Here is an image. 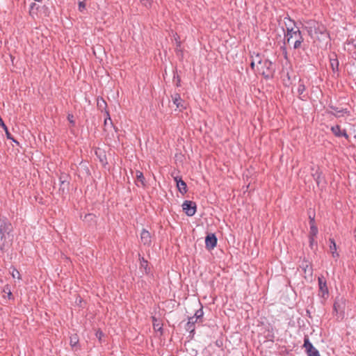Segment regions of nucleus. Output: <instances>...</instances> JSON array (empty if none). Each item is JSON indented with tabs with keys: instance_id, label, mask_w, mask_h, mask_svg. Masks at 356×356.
<instances>
[{
	"instance_id": "4468645a",
	"label": "nucleus",
	"mask_w": 356,
	"mask_h": 356,
	"mask_svg": "<svg viewBox=\"0 0 356 356\" xmlns=\"http://www.w3.org/2000/svg\"><path fill=\"white\" fill-rule=\"evenodd\" d=\"M173 103L176 105L177 108L179 110H181L184 108L183 104V100L181 99L180 95L179 94H175L172 97Z\"/></svg>"
},
{
	"instance_id": "c85d7f7f",
	"label": "nucleus",
	"mask_w": 356,
	"mask_h": 356,
	"mask_svg": "<svg viewBox=\"0 0 356 356\" xmlns=\"http://www.w3.org/2000/svg\"><path fill=\"white\" fill-rule=\"evenodd\" d=\"M309 245L312 248L314 243H315V237L309 236Z\"/></svg>"
},
{
	"instance_id": "20e7f679",
	"label": "nucleus",
	"mask_w": 356,
	"mask_h": 356,
	"mask_svg": "<svg viewBox=\"0 0 356 356\" xmlns=\"http://www.w3.org/2000/svg\"><path fill=\"white\" fill-rule=\"evenodd\" d=\"M202 314L203 313L201 310L197 311V312L193 316H191L188 318V321L186 325V330L187 331L190 332L191 333H192L194 331V325L197 322V319L202 316Z\"/></svg>"
},
{
	"instance_id": "9d476101",
	"label": "nucleus",
	"mask_w": 356,
	"mask_h": 356,
	"mask_svg": "<svg viewBox=\"0 0 356 356\" xmlns=\"http://www.w3.org/2000/svg\"><path fill=\"white\" fill-rule=\"evenodd\" d=\"M293 39L295 40V42L293 44V48L295 49H298L300 47L301 44L302 43L304 39L302 38L301 31L299 30V29H296L295 31V33H293Z\"/></svg>"
},
{
	"instance_id": "f3484780",
	"label": "nucleus",
	"mask_w": 356,
	"mask_h": 356,
	"mask_svg": "<svg viewBox=\"0 0 356 356\" xmlns=\"http://www.w3.org/2000/svg\"><path fill=\"white\" fill-rule=\"evenodd\" d=\"M136 177L137 180L139 181L142 184L143 186H144L145 185V177L143 176V172L137 170L136 172Z\"/></svg>"
},
{
	"instance_id": "2f4dec72",
	"label": "nucleus",
	"mask_w": 356,
	"mask_h": 356,
	"mask_svg": "<svg viewBox=\"0 0 356 356\" xmlns=\"http://www.w3.org/2000/svg\"><path fill=\"white\" fill-rule=\"evenodd\" d=\"M255 63H254V61H251V63H250V67L251 68L254 70V67H255Z\"/></svg>"
},
{
	"instance_id": "0eeeda50",
	"label": "nucleus",
	"mask_w": 356,
	"mask_h": 356,
	"mask_svg": "<svg viewBox=\"0 0 356 356\" xmlns=\"http://www.w3.org/2000/svg\"><path fill=\"white\" fill-rule=\"evenodd\" d=\"M304 347L306 349V352L308 356H321L318 350L314 348L313 345L309 342L308 338L305 339Z\"/></svg>"
},
{
	"instance_id": "4be33fe9",
	"label": "nucleus",
	"mask_w": 356,
	"mask_h": 356,
	"mask_svg": "<svg viewBox=\"0 0 356 356\" xmlns=\"http://www.w3.org/2000/svg\"><path fill=\"white\" fill-rule=\"evenodd\" d=\"M10 274L13 278H17L19 280H21L20 273L16 268H13Z\"/></svg>"
},
{
	"instance_id": "f8f14e48",
	"label": "nucleus",
	"mask_w": 356,
	"mask_h": 356,
	"mask_svg": "<svg viewBox=\"0 0 356 356\" xmlns=\"http://www.w3.org/2000/svg\"><path fill=\"white\" fill-rule=\"evenodd\" d=\"M345 306V300L343 298H337L334 303V310L336 312H341Z\"/></svg>"
},
{
	"instance_id": "aec40b11",
	"label": "nucleus",
	"mask_w": 356,
	"mask_h": 356,
	"mask_svg": "<svg viewBox=\"0 0 356 356\" xmlns=\"http://www.w3.org/2000/svg\"><path fill=\"white\" fill-rule=\"evenodd\" d=\"M251 57L252 61H254V63H257V65H261V63H262L264 61L261 60V56L259 54H257L255 56H251Z\"/></svg>"
},
{
	"instance_id": "7ed1b4c3",
	"label": "nucleus",
	"mask_w": 356,
	"mask_h": 356,
	"mask_svg": "<svg viewBox=\"0 0 356 356\" xmlns=\"http://www.w3.org/2000/svg\"><path fill=\"white\" fill-rule=\"evenodd\" d=\"M300 268L304 273V277L307 281L312 280L313 268L310 262L307 260H303L300 266Z\"/></svg>"
},
{
	"instance_id": "393cba45",
	"label": "nucleus",
	"mask_w": 356,
	"mask_h": 356,
	"mask_svg": "<svg viewBox=\"0 0 356 356\" xmlns=\"http://www.w3.org/2000/svg\"><path fill=\"white\" fill-rule=\"evenodd\" d=\"M140 265L141 268H144L147 271L148 262L143 257L140 259Z\"/></svg>"
},
{
	"instance_id": "a211bd4d",
	"label": "nucleus",
	"mask_w": 356,
	"mask_h": 356,
	"mask_svg": "<svg viewBox=\"0 0 356 356\" xmlns=\"http://www.w3.org/2000/svg\"><path fill=\"white\" fill-rule=\"evenodd\" d=\"M318 234V228L316 225L310 226L309 236L316 237Z\"/></svg>"
},
{
	"instance_id": "423d86ee",
	"label": "nucleus",
	"mask_w": 356,
	"mask_h": 356,
	"mask_svg": "<svg viewBox=\"0 0 356 356\" xmlns=\"http://www.w3.org/2000/svg\"><path fill=\"white\" fill-rule=\"evenodd\" d=\"M171 176L173 177L175 181L176 182L179 191L181 194H185L187 192L186 184L182 180L181 177L175 175L174 172H172Z\"/></svg>"
},
{
	"instance_id": "1a4fd4ad",
	"label": "nucleus",
	"mask_w": 356,
	"mask_h": 356,
	"mask_svg": "<svg viewBox=\"0 0 356 356\" xmlns=\"http://www.w3.org/2000/svg\"><path fill=\"white\" fill-rule=\"evenodd\" d=\"M140 241L144 245H146V246H150L152 244L151 234L145 229H143L141 231Z\"/></svg>"
},
{
	"instance_id": "58836bf2",
	"label": "nucleus",
	"mask_w": 356,
	"mask_h": 356,
	"mask_svg": "<svg viewBox=\"0 0 356 356\" xmlns=\"http://www.w3.org/2000/svg\"><path fill=\"white\" fill-rule=\"evenodd\" d=\"M337 112H343V110H341V111H337V109H334Z\"/></svg>"
},
{
	"instance_id": "6e6552de",
	"label": "nucleus",
	"mask_w": 356,
	"mask_h": 356,
	"mask_svg": "<svg viewBox=\"0 0 356 356\" xmlns=\"http://www.w3.org/2000/svg\"><path fill=\"white\" fill-rule=\"evenodd\" d=\"M318 286H319V293L322 297H325V296L328 295V289L327 286V283L325 279L323 276L319 277L318 279Z\"/></svg>"
},
{
	"instance_id": "e433bc0d",
	"label": "nucleus",
	"mask_w": 356,
	"mask_h": 356,
	"mask_svg": "<svg viewBox=\"0 0 356 356\" xmlns=\"http://www.w3.org/2000/svg\"><path fill=\"white\" fill-rule=\"evenodd\" d=\"M305 97H306V96H305V95H303L302 97H300V98L301 99H302V100H303Z\"/></svg>"
},
{
	"instance_id": "72a5a7b5",
	"label": "nucleus",
	"mask_w": 356,
	"mask_h": 356,
	"mask_svg": "<svg viewBox=\"0 0 356 356\" xmlns=\"http://www.w3.org/2000/svg\"><path fill=\"white\" fill-rule=\"evenodd\" d=\"M76 342H77V341H76V338L74 339V340H73V339H71V341H70V343H71V344H72V345H73V343H74V344H76Z\"/></svg>"
},
{
	"instance_id": "9b49d317",
	"label": "nucleus",
	"mask_w": 356,
	"mask_h": 356,
	"mask_svg": "<svg viewBox=\"0 0 356 356\" xmlns=\"http://www.w3.org/2000/svg\"><path fill=\"white\" fill-rule=\"evenodd\" d=\"M331 131L334 134V135L337 137L343 136L346 139H348V135L347 134L346 130L341 131L339 125H336L331 127Z\"/></svg>"
},
{
	"instance_id": "b1692460",
	"label": "nucleus",
	"mask_w": 356,
	"mask_h": 356,
	"mask_svg": "<svg viewBox=\"0 0 356 356\" xmlns=\"http://www.w3.org/2000/svg\"><path fill=\"white\" fill-rule=\"evenodd\" d=\"M3 291L6 293H7V297L8 298V299H13V294L10 291V286L9 285H6L3 288Z\"/></svg>"
},
{
	"instance_id": "dca6fc26",
	"label": "nucleus",
	"mask_w": 356,
	"mask_h": 356,
	"mask_svg": "<svg viewBox=\"0 0 356 356\" xmlns=\"http://www.w3.org/2000/svg\"><path fill=\"white\" fill-rule=\"evenodd\" d=\"M329 241L330 242V249L332 252V257H338L339 254L337 252V245H336L334 240L333 238H330Z\"/></svg>"
},
{
	"instance_id": "f03ea898",
	"label": "nucleus",
	"mask_w": 356,
	"mask_h": 356,
	"mask_svg": "<svg viewBox=\"0 0 356 356\" xmlns=\"http://www.w3.org/2000/svg\"><path fill=\"white\" fill-rule=\"evenodd\" d=\"M257 71L265 79H269L273 76L275 72L274 64L268 59H265L261 65H257Z\"/></svg>"
},
{
	"instance_id": "473e14b6",
	"label": "nucleus",
	"mask_w": 356,
	"mask_h": 356,
	"mask_svg": "<svg viewBox=\"0 0 356 356\" xmlns=\"http://www.w3.org/2000/svg\"><path fill=\"white\" fill-rule=\"evenodd\" d=\"M4 131H6V134L7 137H8V138H10V133H9V131H8V128H7V127H6V130H4Z\"/></svg>"
},
{
	"instance_id": "39448f33",
	"label": "nucleus",
	"mask_w": 356,
	"mask_h": 356,
	"mask_svg": "<svg viewBox=\"0 0 356 356\" xmlns=\"http://www.w3.org/2000/svg\"><path fill=\"white\" fill-rule=\"evenodd\" d=\"M182 209L188 216H192L195 213L196 205L192 201H185L182 204Z\"/></svg>"
},
{
	"instance_id": "7c9ffc66",
	"label": "nucleus",
	"mask_w": 356,
	"mask_h": 356,
	"mask_svg": "<svg viewBox=\"0 0 356 356\" xmlns=\"http://www.w3.org/2000/svg\"><path fill=\"white\" fill-rule=\"evenodd\" d=\"M103 335V333L98 330L96 333V336L99 338V339H101L102 336Z\"/></svg>"
},
{
	"instance_id": "4c0bfd02",
	"label": "nucleus",
	"mask_w": 356,
	"mask_h": 356,
	"mask_svg": "<svg viewBox=\"0 0 356 356\" xmlns=\"http://www.w3.org/2000/svg\"><path fill=\"white\" fill-rule=\"evenodd\" d=\"M287 19H288L289 22H291V23H293L294 24V22L292 20H291V19L288 18Z\"/></svg>"
},
{
	"instance_id": "a878e982",
	"label": "nucleus",
	"mask_w": 356,
	"mask_h": 356,
	"mask_svg": "<svg viewBox=\"0 0 356 356\" xmlns=\"http://www.w3.org/2000/svg\"><path fill=\"white\" fill-rule=\"evenodd\" d=\"M108 117L104 120V127L105 128L107 127L108 125L111 127L112 126V120L111 118L109 117L108 113H107Z\"/></svg>"
},
{
	"instance_id": "6ab92c4d",
	"label": "nucleus",
	"mask_w": 356,
	"mask_h": 356,
	"mask_svg": "<svg viewBox=\"0 0 356 356\" xmlns=\"http://www.w3.org/2000/svg\"><path fill=\"white\" fill-rule=\"evenodd\" d=\"M153 327L157 331H161L162 329L161 324L154 317H153Z\"/></svg>"
},
{
	"instance_id": "2eb2a0df",
	"label": "nucleus",
	"mask_w": 356,
	"mask_h": 356,
	"mask_svg": "<svg viewBox=\"0 0 356 356\" xmlns=\"http://www.w3.org/2000/svg\"><path fill=\"white\" fill-rule=\"evenodd\" d=\"M296 29H293L292 26H287L286 27V33L285 34V39L289 43L291 39H293V34L295 33Z\"/></svg>"
},
{
	"instance_id": "5701e85b",
	"label": "nucleus",
	"mask_w": 356,
	"mask_h": 356,
	"mask_svg": "<svg viewBox=\"0 0 356 356\" xmlns=\"http://www.w3.org/2000/svg\"><path fill=\"white\" fill-rule=\"evenodd\" d=\"M330 65L333 71L338 70L339 62L337 59H330Z\"/></svg>"
},
{
	"instance_id": "cd10ccee",
	"label": "nucleus",
	"mask_w": 356,
	"mask_h": 356,
	"mask_svg": "<svg viewBox=\"0 0 356 356\" xmlns=\"http://www.w3.org/2000/svg\"><path fill=\"white\" fill-rule=\"evenodd\" d=\"M67 120L70 124H72V125H74V115L72 114L69 113L67 115Z\"/></svg>"
},
{
	"instance_id": "c9c22d12",
	"label": "nucleus",
	"mask_w": 356,
	"mask_h": 356,
	"mask_svg": "<svg viewBox=\"0 0 356 356\" xmlns=\"http://www.w3.org/2000/svg\"><path fill=\"white\" fill-rule=\"evenodd\" d=\"M318 178H319V176H318V177L316 179V183H317L318 184H319Z\"/></svg>"
},
{
	"instance_id": "bb28decb",
	"label": "nucleus",
	"mask_w": 356,
	"mask_h": 356,
	"mask_svg": "<svg viewBox=\"0 0 356 356\" xmlns=\"http://www.w3.org/2000/svg\"><path fill=\"white\" fill-rule=\"evenodd\" d=\"M85 1L86 0H79V10L81 12H82L86 8Z\"/></svg>"
},
{
	"instance_id": "ea45409f",
	"label": "nucleus",
	"mask_w": 356,
	"mask_h": 356,
	"mask_svg": "<svg viewBox=\"0 0 356 356\" xmlns=\"http://www.w3.org/2000/svg\"><path fill=\"white\" fill-rule=\"evenodd\" d=\"M35 1H40L41 0H35Z\"/></svg>"
},
{
	"instance_id": "a19ab883",
	"label": "nucleus",
	"mask_w": 356,
	"mask_h": 356,
	"mask_svg": "<svg viewBox=\"0 0 356 356\" xmlns=\"http://www.w3.org/2000/svg\"><path fill=\"white\" fill-rule=\"evenodd\" d=\"M354 232H355V233L356 234V228L355 229V231H354Z\"/></svg>"
},
{
	"instance_id": "c756f323",
	"label": "nucleus",
	"mask_w": 356,
	"mask_h": 356,
	"mask_svg": "<svg viewBox=\"0 0 356 356\" xmlns=\"http://www.w3.org/2000/svg\"><path fill=\"white\" fill-rule=\"evenodd\" d=\"M309 224H310V226H312V225H315V220H314V218H312L311 216H309Z\"/></svg>"
},
{
	"instance_id": "f257e3e1",
	"label": "nucleus",
	"mask_w": 356,
	"mask_h": 356,
	"mask_svg": "<svg viewBox=\"0 0 356 356\" xmlns=\"http://www.w3.org/2000/svg\"><path fill=\"white\" fill-rule=\"evenodd\" d=\"M13 226L10 222L2 220L0 224V248L3 249L9 246L13 241Z\"/></svg>"
},
{
	"instance_id": "ddd939ff",
	"label": "nucleus",
	"mask_w": 356,
	"mask_h": 356,
	"mask_svg": "<svg viewBox=\"0 0 356 356\" xmlns=\"http://www.w3.org/2000/svg\"><path fill=\"white\" fill-rule=\"evenodd\" d=\"M217 242V239L214 235H208L206 237L205 243L206 246L208 248H213L216 246Z\"/></svg>"
},
{
	"instance_id": "412c9836",
	"label": "nucleus",
	"mask_w": 356,
	"mask_h": 356,
	"mask_svg": "<svg viewBox=\"0 0 356 356\" xmlns=\"http://www.w3.org/2000/svg\"><path fill=\"white\" fill-rule=\"evenodd\" d=\"M305 86L303 82H302L301 80H300L299 83H298V92L299 95H302L303 94V92H305Z\"/></svg>"
},
{
	"instance_id": "f704fd0d",
	"label": "nucleus",
	"mask_w": 356,
	"mask_h": 356,
	"mask_svg": "<svg viewBox=\"0 0 356 356\" xmlns=\"http://www.w3.org/2000/svg\"><path fill=\"white\" fill-rule=\"evenodd\" d=\"M283 49H284V54H285V57H286V48H285V47H284V48H283Z\"/></svg>"
}]
</instances>
